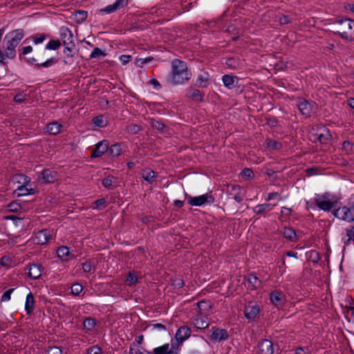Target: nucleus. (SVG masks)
I'll return each instance as SVG.
<instances>
[{
    "mask_svg": "<svg viewBox=\"0 0 354 354\" xmlns=\"http://www.w3.org/2000/svg\"><path fill=\"white\" fill-rule=\"evenodd\" d=\"M187 199V203L191 206H203L205 205H212L214 203V197L211 192H207L197 196H191L187 194L185 195Z\"/></svg>",
    "mask_w": 354,
    "mask_h": 354,
    "instance_id": "nucleus-6",
    "label": "nucleus"
},
{
    "mask_svg": "<svg viewBox=\"0 0 354 354\" xmlns=\"http://www.w3.org/2000/svg\"><path fill=\"white\" fill-rule=\"evenodd\" d=\"M95 268V261L91 259L86 260L82 263V270L86 273H89Z\"/></svg>",
    "mask_w": 354,
    "mask_h": 354,
    "instance_id": "nucleus-40",
    "label": "nucleus"
},
{
    "mask_svg": "<svg viewBox=\"0 0 354 354\" xmlns=\"http://www.w3.org/2000/svg\"><path fill=\"white\" fill-rule=\"evenodd\" d=\"M187 96L196 102H203L204 94L194 88H189L187 90Z\"/></svg>",
    "mask_w": 354,
    "mask_h": 354,
    "instance_id": "nucleus-20",
    "label": "nucleus"
},
{
    "mask_svg": "<svg viewBox=\"0 0 354 354\" xmlns=\"http://www.w3.org/2000/svg\"><path fill=\"white\" fill-rule=\"evenodd\" d=\"M138 282V277L134 272H129L127 277V283L128 286L135 285Z\"/></svg>",
    "mask_w": 354,
    "mask_h": 354,
    "instance_id": "nucleus-48",
    "label": "nucleus"
},
{
    "mask_svg": "<svg viewBox=\"0 0 354 354\" xmlns=\"http://www.w3.org/2000/svg\"><path fill=\"white\" fill-rule=\"evenodd\" d=\"M83 290V287L80 283H75L71 286V292L75 295H78Z\"/></svg>",
    "mask_w": 354,
    "mask_h": 354,
    "instance_id": "nucleus-58",
    "label": "nucleus"
},
{
    "mask_svg": "<svg viewBox=\"0 0 354 354\" xmlns=\"http://www.w3.org/2000/svg\"><path fill=\"white\" fill-rule=\"evenodd\" d=\"M8 207L10 212H17L21 208V206L18 203L11 202L8 204Z\"/></svg>",
    "mask_w": 354,
    "mask_h": 354,
    "instance_id": "nucleus-61",
    "label": "nucleus"
},
{
    "mask_svg": "<svg viewBox=\"0 0 354 354\" xmlns=\"http://www.w3.org/2000/svg\"><path fill=\"white\" fill-rule=\"evenodd\" d=\"M62 46V43L59 39H51L46 45V50H58Z\"/></svg>",
    "mask_w": 354,
    "mask_h": 354,
    "instance_id": "nucleus-37",
    "label": "nucleus"
},
{
    "mask_svg": "<svg viewBox=\"0 0 354 354\" xmlns=\"http://www.w3.org/2000/svg\"><path fill=\"white\" fill-rule=\"evenodd\" d=\"M64 53L66 55V58L64 60L65 64H71L73 62V55L72 54L73 49L75 47V43H73V46H70V45H64Z\"/></svg>",
    "mask_w": 354,
    "mask_h": 354,
    "instance_id": "nucleus-26",
    "label": "nucleus"
},
{
    "mask_svg": "<svg viewBox=\"0 0 354 354\" xmlns=\"http://www.w3.org/2000/svg\"><path fill=\"white\" fill-rule=\"evenodd\" d=\"M56 62H57L56 59L54 57H51L42 63L37 64L36 66H37V68H40V67L48 68L49 66H51L55 64Z\"/></svg>",
    "mask_w": 354,
    "mask_h": 354,
    "instance_id": "nucleus-49",
    "label": "nucleus"
},
{
    "mask_svg": "<svg viewBox=\"0 0 354 354\" xmlns=\"http://www.w3.org/2000/svg\"><path fill=\"white\" fill-rule=\"evenodd\" d=\"M333 214L337 218L348 223L354 221V202L339 207L333 212Z\"/></svg>",
    "mask_w": 354,
    "mask_h": 354,
    "instance_id": "nucleus-5",
    "label": "nucleus"
},
{
    "mask_svg": "<svg viewBox=\"0 0 354 354\" xmlns=\"http://www.w3.org/2000/svg\"><path fill=\"white\" fill-rule=\"evenodd\" d=\"M153 354H179V348L176 347L172 343L171 345L167 343L154 348Z\"/></svg>",
    "mask_w": 354,
    "mask_h": 354,
    "instance_id": "nucleus-13",
    "label": "nucleus"
},
{
    "mask_svg": "<svg viewBox=\"0 0 354 354\" xmlns=\"http://www.w3.org/2000/svg\"><path fill=\"white\" fill-rule=\"evenodd\" d=\"M57 257L63 261H69L73 255L70 252V250L66 246H60L57 250Z\"/></svg>",
    "mask_w": 354,
    "mask_h": 354,
    "instance_id": "nucleus-21",
    "label": "nucleus"
},
{
    "mask_svg": "<svg viewBox=\"0 0 354 354\" xmlns=\"http://www.w3.org/2000/svg\"><path fill=\"white\" fill-rule=\"evenodd\" d=\"M314 201L319 209L329 212L337 205L338 198L329 193H324L323 194H315Z\"/></svg>",
    "mask_w": 354,
    "mask_h": 354,
    "instance_id": "nucleus-4",
    "label": "nucleus"
},
{
    "mask_svg": "<svg viewBox=\"0 0 354 354\" xmlns=\"http://www.w3.org/2000/svg\"><path fill=\"white\" fill-rule=\"evenodd\" d=\"M95 324H96V323H95V319H93L92 318H87L84 322V326L87 330L93 329L95 327Z\"/></svg>",
    "mask_w": 354,
    "mask_h": 354,
    "instance_id": "nucleus-54",
    "label": "nucleus"
},
{
    "mask_svg": "<svg viewBox=\"0 0 354 354\" xmlns=\"http://www.w3.org/2000/svg\"><path fill=\"white\" fill-rule=\"evenodd\" d=\"M283 295L281 292L274 290L270 295V301L276 306H277L282 301Z\"/></svg>",
    "mask_w": 354,
    "mask_h": 354,
    "instance_id": "nucleus-29",
    "label": "nucleus"
},
{
    "mask_svg": "<svg viewBox=\"0 0 354 354\" xmlns=\"http://www.w3.org/2000/svg\"><path fill=\"white\" fill-rule=\"evenodd\" d=\"M51 239L50 231L47 229L39 231L35 234V241L37 244L44 245Z\"/></svg>",
    "mask_w": 354,
    "mask_h": 354,
    "instance_id": "nucleus-17",
    "label": "nucleus"
},
{
    "mask_svg": "<svg viewBox=\"0 0 354 354\" xmlns=\"http://www.w3.org/2000/svg\"><path fill=\"white\" fill-rule=\"evenodd\" d=\"M14 290V288H10L4 292L1 296V301L3 302L8 301L10 299L11 294L12 293Z\"/></svg>",
    "mask_w": 354,
    "mask_h": 354,
    "instance_id": "nucleus-59",
    "label": "nucleus"
},
{
    "mask_svg": "<svg viewBox=\"0 0 354 354\" xmlns=\"http://www.w3.org/2000/svg\"><path fill=\"white\" fill-rule=\"evenodd\" d=\"M62 127V124L57 122H52L47 124L46 131L50 135H57L60 132Z\"/></svg>",
    "mask_w": 354,
    "mask_h": 354,
    "instance_id": "nucleus-27",
    "label": "nucleus"
},
{
    "mask_svg": "<svg viewBox=\"0 0 354 354\" xmlns=\"http://www.w3.org/2000/svg\"><path fill=\"white\" fill-rule=\"evenodd\" d=\"M199 310H209L212 306V302L209 300H201L196 304Z\"/></svg>",
    "mask_w": 354,
    "mask_h": 354,
    "instance_id": "nucleus-47",
    "label": "nucleus"
},
{
    "mask_svg": "<svg viewBox=\"0 0 354 354\" xmlns=\"http://www.w3.org/2000/svg\"><path fill=\"white\" fill-rule=\"evenodd\" d=\"M265 144L266 147L271 149L279 150L282 148V145L281 142L271 139H267L265 142Z\"/></svg>",
    "mask_w": 354,
    "mask_h": 354,
    "instance_id": "nucleus-38",
    "label": "nucleus"
},
{
    "mask_svg": "<svg viewBox=\"0 0 354 354\" xmlns=\"http://www.w3.org/2000/svg\"><path fill=\"white\" fill-rule=\"evenodd\" d=\"M342 149L346 154H351L354 152V144L349 141H344L342 143Z\"/></svg>",
    "mask_w": 354,
    "mask_h": 354,
    "instance_id": "nucleus-43",
    "label": "nucleus"
},
{
    "mask_svg": "<svg viewBox=\"0 0 354 354\" xmlns=\"http://www.w3.org/2000/svg\"><path fill=\"white\" fill-rule=\"evenodd\" d=\"M192 330L191 328L186 326H182L179 327L175 334V341L171 339V343L175 345L176 347H179L182 344L186 341L191 336Z\"/></svg>",
    "mask_w": 354,
    "mask_h": 354,
    "instance_id": "nucleus-7",
    "label": "nucleus"
},
{
    "mask_svg": "<svg viewBox=\"0 0 354 354\" xmlns=\"http://www.w3.org/2000/svg\"><path fill=\"white\" fill-rule=\"evenodd\" d=\"M26 268H28V277L33 279H39L41 275V266L39 264H32L26 266Z\"/></svg>",
    "mask_w": 354,
    "mask_h": 354,
    "instance_id": "nucleus-18",
    "label": "nucleus"
},
{
    "mask_svg": "<svg viewBox=\"0 0 354 354\" xmlns=\"http://www.w3.org/2000/svg\"><path fill=\"white\" fill-rule=\"evenodd\" d=\"M129 354H153V353L147 351L142 347L135 349L131 346L129 348Z\"/></svg>",
    "mask_w": 354,
    "mask_h": 354,
    "instance_id": "nucleus-51",
    "label": "nucleus"
},
{
    "mask_svg": "<svg viewBox=\"0 0 354 354\" xmlns=\"http://www.w3.org/2000/svg\"><path fill=\"white\" fill-rule=\"evenodd\" d=\"M43 178L46 183H53L55 179V172L50 169H44L42 173Z\"/></svg>",
    "mask_w": 354,
    "mask_h": 354,
    "instance_id": "nucleus-36",
    "label": "nucleus"
},
{
    "mask_svg": "<svg viewBox=\"0 0 354 354\" xmlns=\"http://www.w3.org/2000/svg\"><path fill=\"white\" fill-rule=\"evenodd\" d=\"M120 61L124 65L128 64L132 59V56L129 55H122L119 57Z\"/></svg>",
    "mask_w": 354,
    "mask_h": 354,
    "instance_id": "nucleus-62",
    "label": "nucleus"
},
{
    "mask_svg": "<svg viewBox=\"0 0 354 354\" xmlns=\"http://www.w3.org/2000/svg\"><path fill=\"white\" fill-rule=\"evenodd\" d=\"M283 236L290 241L295 242L297 241V234L295 231L290 227H285L283 232Z\"/></svg>",
    "mask_w": 354,
    "mask_h": 354,
    "instance_id": "nucleus-33",
    "label": "nucleus"
},
{
    "mask_svg": "<svg viewBox=\"0 0 354 354\" xmlns=\"http://www.w3.org/2000/svg\"><path fill=\"white\" fill-rule=\"evenodd\" d=\"M106 206V201L104 198H100L97 201H95L93 203L92 207L93 209H102Z\"/></svg>",
    "mask_w": 354,
    "mask_h": 354,
    "instance_id": "nucleus-50",
    "label": "nucleus"
},
{
    "mask_svg": "<svg viewBox=\"0 0 354 354\" xmlns=\"http://www.w3.org/2000/svg\"><path fill=\"white\" fill-rule=\"evenodd\" d=\"M353 299L351 297H346L345 299V306H344L342 304H341V307L346 308V310H354V305H352Z\"/></svg>",
    "mask_w": 354,
    "mask_h": 354,
    "instance_id": "nucleus-57",
    "label": "nucleus"
},
{
    "mask_svg": "<svg viewBox=\"0 0 354 354\" xmlns=\"http://www.w3.org/2000/svg\"><path fill=\"white\" fill-rule=\"evenodd\" d=\"M227 66L232 69H236L239 68V62L234 58H229L226 60Z\"/></svg>",
    "mask_w": 354,
    "mask_h": 354,
    "instance_id": "nucleus-55",
    "label": "nucleus"
},
{
    "mask_svg": "<svg viewBox=\"0 0 354 354\" xmlns=\"http://www.w3.org/2000/svg\"><path fill=\"white\" fill-rule=\"evenodd\" d=\"M24 36L23 29H16L10 32V39L8 41L4 50V57L12 59L16 56V47Z\"/></svg>",
    "mask_w": 354,
    "mask_h": 354,
    "instance_id": "nucleus-3",
    "label": "nucleus"
},
{
    "mask_svg": "<svg viewBox=\"0 0 354 354\" xmlns=\"http://www.w3.org/2000/svg\"><path fill=\"white\" fill-rule=\"evenodd\" d=\"M14 180L19 185H29L31 182L30 178L24 174L15 175Z\"/></svg>",
    "mask_w": 354,
    "mask_h": 354,
    "instance_id": "nucleus-32",
    "label": "nucleus"
},
{
    "mask_svg": "<svg viewBox=\"0 0 354 354\" xmlns=\"http://www.w3.org/2000/svg\"><path fill=\"white\" fill-rule=\"evenodd\" d=\"M142 177L145 181L151 184L156 181L157 176L151 169L147 168L142 170Z\"/></svg>",
    "mask_w": 354,
    "mask_h": 354,
    "instance_id": "nucleus-24",
    "label": "nucleus"
},
{
    "mask_svg": "<svg viewBox=\"0 0 354 354\" xmlns=\"http://www.w3.org/2000/svg\"><path fill=\"white\" fill-rule=\"evenodd\" d=\"M313 136L316 140L323 145L327 144L332 138L330 131L325 127L319 128Z\"/></svg>",
    "mask_w": 354,
    "mask_h": 354,
    "instance_id": "nucleus-9",
    "label": "nucleus"
},
{
    "mask_svg": "<svg viewBox=\"0 0 354 354\" xmlns=\"http://www.w3.org/2000/svg\"><path fill=\"white\" fill-rule=\"evenodd\" d=\"M259 311H244L245 313V317L246 319H248L250 322L254 320V319L257 317V314Z\"/></svg>",
    "mask_w": 354,
    "mask_h": 354,
    "instance_id": "nucleus-60",
    "label": "nucleus"
},
{
    "mask_svg": "<svg viewBox=\"0 0 354 354\" xmlns=\"http://www.w3.org/2000/svg\"><path fill=\"white\" fill-rule=\"evenodd\" d=\"M34 297L31 292L27 295L25 303V310H32L34 306Z\"/></svg>",
    "mask_w": 354,
    "mask_h": 354,
    "instance_id": "nucleus-46",
    "label": "nucleus"
},
{
    "mask_svg": "<svg viewBox=\"0 0 354 354\" xmlns=\"http://www.w3.org/2000/svg\"><path fill=\"white\" fill-rule=\"evenodd\" d=\"M47 38V35L44 33L36 34L31 37L34 44L37 45L43 43Z\"/></svg>",
    "mask_w": 354,
    "mask_h": 354,
    "instance_id": "nucleus-45",
    "label": "nucleus"
},
{
    "mask_svg": "<svg viewBox=\"0 0 354 354\" xmlns=\"http://www.w3.org/2000/svg\"><path fill=\"white\" fill-rule=\"evenodd\" d=\"M270 210V204L269 203L259 204L253 207V212L257 214H261Z\"/></svg>",
    "mask_w": 354,
    "mask_h": 354,
    "instance_id": "nucleus-34",
    "label": "nucleus"
},
{
    "mask_svg": "<svg viewBox=\"0 0 354 354\" xmlns=\"http://www.w3.org/2000/svg\"><path fill=\"white\" fill-rule=\"evenodd\" d=\"M92 122L98 128L104 127L106 125V122L104 120V116L102 115L93 118Z\"/></svg>",
    "mask_w": 354,
    "mask_h": 354,
    "instance_id": "nucleus-44",
    "label": "nucleus"
},
{
    "mask_svg": "<svg viewBox=\"0 0 354 354\" xmlns=\"http://www.w3.org/2000/svg\"><path fill=\"white\" fill-rule=\"evenodd\" d=\"M196 84L200 88H207L209 84V74L206 71L201 73L197 77Z\"/></svg>",
    "mask_w": 354,
    "mask_h": 354,
    "instance_id": "nucleus-19",
    "label": "nucleus"
},
{
    "mask_svg": "<svg viewBox=\"0 0 354 354\" xmlns=\"http://www.w3.org/2000/svg\"><path fill=\"white\" fill-rule=\"evenodd\" d=\"M236 80V77L233 75H224L222 77V81L224 86L229 89H231L233 87H234V83Z\"/></svg>",
    "mask_w": 354,
    "mask_h": 354,
    "instance_id": "nucleus-31",
    "label": "nucleus"
},
{
    "mask_svg": "<svg viewBox=\"0 0 354 354\" xmlns=\"http://www.w3.org/2000/svg\"><path fill=\"white\" fill-rule=\"evenodd\" d=\"M0 265L3 268L8 270L14 267L15 263L13 258L10 257L9 255H4L0 259Z\"/></svg>",
    "mask_w": 354,
    "mask_h": 354,
    "instance_id": "nucleus-28",
    "label": "nucleus"
},
{
    "mask_svg": "<svg viewBox=\"0 0 354 354\" xmlns=\"http://www.w3.org/2000/svg\"><path fill=\"white\" fill-rule=\"evenodd\" d=\"M230 195L237 203H241L243 199V195L241 193V187L239 185H232Z\"/></svg>",
    "mask_w": 354,
    "mask_h": 354,
    "instance_id": "nucleus-23",
    "label": "nucleus"
},
{
    "mask_svg": "<svg viewBox=\"0 0 354 354\" xmlns=\"http://www.w3.org/2000/svg\"><path fill=\"white\" fill-rule=\"evenodd\" d=\"M248 283V288L251 290H255L261 286V281L254 274H249L247 277Z\"/></svg>",
    "mask_w": 354,
    "mask_h": 354,
    "instance_id": "nucleus-25",
    "label": "nucleus"
},
{
    "mask_svg": "<svg viewBox=\"0 0 354 354\" xmlns=\"http://www.w3.org/2000/svg\"><path fill=\"white\" fill-rule=\"evenodd\" d=\"M172 285L176 288H181L184 286V281L181 279H175L173 280Z\"/></svg>",
    "mask_w": 354,
    "mask_h": 354,
    "instance_id": "nucleus-64",
    "label": "nucleus"
},
{
    "mask_svg": "<svg viewBox=\"0 0 354 354\" xmlns=\"http://www.w3.org/2000/svg\"><path fill=\"white\" fill-rule=\"evenodd\" d=\"M88 13L85 10H78L73 14V20L77 24H82L84 22L87 18Z\"/></svg>",
    "mask_w": 354,
    "mask_h": 354,
    "instance_id": "nucleus-30",
    "label": "nucleus"
},
{
    "mask_svg": "<svg viewBox=\"0 0 354 354\" xmlns=\"http://www.w3.org/2000/svg\"><path fill=\"white\" fill-rule=\"evenodd\" d=\"M150 124L153 129L161 131H162L166 127L165 124L161 120L153 118L150 119Z\"/></svg>",
    "mask_w": 354,
    "mask_h": 354,
    "instance_id": "nucleus-41",
    "label": "nucleus"
},
{
    "mask_svg": "<svg viewBox=\"0 0 354 354\" xmlns=\"http://www.w3.org/2000/svg\"><path fill=\"white\" fill-rule=\"evenodd\" d=\"M128 4V0H116L115 2L111 5H108L106 7L100 9L99 13L101 15L111 14L115 12L116 10L125 7Z\"/></svg>",
    "mask_w": 354,
    "mask_h": 354,
    "instance_id": "nucleus-8",
    "label": "nucleus"
},
{
    "mask_svg": "<svg viewBox=\"0 0 354 354\" xmlns=\"http://www.w3.org/2000/svg\"><path fill=\"white\" fill-rule=\"evenodd\" d=\"M171 71L169 75V81L173 84H183L192 77V73L188 69L185 62L174 59L171 64Z\"/></svg>",
    "mask_w": 354,
    "mask_h": 354,
    "instance_id": "nucleus-1",
    "label": "nucleus"
},
{
    "mask_svg": "<svg viewBox=\"0 0 354 354\" xmlns=\"http://www.w3.org/2000/svg\"><path fill=\"white\" fill-rule=\"evenodd\" d=\"M211 330L210 338L214 342H220L229 338L228 332L226 329L214 326L212 328Z\"/></svg>",
    "mask_w": 354,
    "mask_h": 354,
    "instance_id": "nucleus-11",
    "label": "nucleus"
},
{
    "mask_svg": "<svg viewBox=\"0 0 354 354\" xmlns=\"http://www.w3.org/2000/svg\"><path fill=\"white\" fill-rule=\"evenodd\" d=\"M109 149V142L106 140L98 142L91 155L92 158H99L104 155Z\"/></svg>",
    "mask_w": 354,
    "mask_h": 354,
    "instance_id": "nucleus-14",
    "label": "nucleus"
},
{
    "mask_svg": "<svg viewBox=\"0 0 354 354\" xmlns=\"http://www.w3.org/2000/svg\"><path fill=\"white\" fill-rule=\"evenodd\" d=\"M241 175H242L243 178H251L253 175V171L250 168H245L242 171Z\"/></svg>",
    "mask_w": 354,
    "mask_h": 354,
    "instance_id": "nucleus-63",
    "label": "nucleus"
},
{
    "mask_svg": "<svg viewBox=\"0 0 354 354\" xmlns=\"http://www.w3.org/2000/svg\"><path fill=\"white\" fill-rule=\"evenodd\" d=\"M259 354H273L274 348L271 341L267 339L261 340L258 344Z\"/></svg>",
    "mask_w": 354,
    "mask_h": 354,
    "instance_id": "nucleus-15",
    "label": "nucleus"
},
{
    "mask_svg": "<svg viewBox=\"0 0 354 354\" xmlns=\"http://www.w3.org/2000/svg\"><path fill=\"white\" fill-rule=\"evenodd\" d=\"M192 324L196 328L204 329L209 326V319L206 315L198 311V313L192 319Z\"/></svg>",
    "mask_w": 354,
    "mask_h": 354,
    "instance_id": "nucleus-10",
    "label": "nucleus"
},
{
    "mask_svg": "<svg viewBox=\"0 0 354 354\" xmlns=\"http://www.w3.org/2000/svg\"><path fill=\"white\" fill-rule=\"evenodd\" d=\"M59 34L64 45L73 46V35L67 26H63L60 27Z\"/></svg>",
    "mask_w": 354,
    "mask_h": 354,
    "instance_id": "nucleus-12",
    "label": "nucleus"
},
{
    "mask_svg": "<svg viewBox=\"0 0 354 354\" xmlns=\"http://www.w3.org/2000/svg\"><path fill=\"white\" fill-rule=\"evenodd\" d=\"M27 98V95L25 93H19L15 95L14 97V101L16 103H22L26 101Z\"/></svg>",
    "mask_w": 354,
    "mask_h": 354,
    "instance_id": "nucleus-56",
    "label": "nucleus"
},
{
    "mask_svg": "<svg viewBox=\"0 0 354 354\" xmlns=\"http://www.w3.org/2000/svg\"><path fill=\"white\" fill-rule=\"evenodd\" d=\"M338 27L334 35H339L346 41H354V20L345 18L336 21Z\"/></svg>",
    "mask_w": 354,
    "mask_h": 354,
    "instance_id": "nucleus-2",
    "label": "nucleus"
},
{
    "mask_svg": "<svg viewBox=\"0 0 354 354\" xmlns=\"http://www.w3.org/2000/svg\"><path fill=\"white\" fill-rule=\"evenodd\" d=\"M115 183V178L112 176H109L102 180V185L106 189H113V184Z\"/></svg>",
    "mask_w": 354,
    "mask_h": 354,
    "instance_id": "nucleus-39",
    "label": "nucleus"
},
{
    "mask_svg": "<svg viewBox=\"0 0 354 354\" xmlns=\"http://www.w3.org/2000/svg\"><path fill=\"white\" fill-rule=\"evenodd\" d=\"M106 55L105 52L100 48L95 47L89 55V59L104 57Z\"/></svg>",
    "mask_w": 354,
    "mask_h": 354,
    "instance_id": "nucleus-42",
    "label": "nucleus"
},
{
    "mask_svg": "<svg viewBox=\"0 0 354 354\" xmlns=\"http://www.w3.org/2000/svg\"><path fill=\"white\" fill-rule=\"evenodd\" d=\"M46 354H63V351L58 346H49L46 350Z\"/></svg>",
    "mask_w": 354,
    "mask_h": 354,
    "instance_id": "nucleus-53",
    "label": "nucleus"
},
{
    "mask_svg": "<svg viewBox=\"0 0 354 354\" xmlns=\"http://www.w3.org/2000/svg\"><path fill=\"white\" fill-rule=\"evenodd\" d=\"M87 354H102V348L97 345H93L87 348Z\"/></svg>",
    "mask_w": 354,
    "mask_h": 354,
    "instance_id": "nucleus-52",
    "label": "nucleus"
},
{
    "mask_svg": "<svg viewBox=\"0 0 354 354\" xmlns=\"http://www.w3.org/2000/svg\"><path fill=\"white\" fill-rule=\"evenodd\" d=\"M298 109H299L300 113L306 116L310 117L313 110V107L315 104L310 103L309 101L306 100H301L298 104Z\"/></svg>",
    "mask_w": 354,
    "mask_h": 354,
    "instance_id": "nucleus-16",
    "label": "nucleus"
},
{
    "mask_svg": "<svg viewBox=\"0 0 354 354\" xmlns=\"http://www.w3.org/2000/svg\"><path fill=\"white\" fill-rule=\"evenodd\" d=\"M122 150V149L121 145L115 144V145H111L108 149L107 151L111 156L117 157L121 154Z\"/></svg>",
    "mask_w": 354,
    "mask_h": 354,
    "instance_id": "nucleus-35",
    "label": "nucleus"
},
{
    "mask_svg": "<svg viewBox=\"0 0 354 354\" xmlns=\"http://www.w3.org/2000/svg\"><path fill=\"white\" fill-rule=\"evenodd\" d=\"M28 185H19L15 190L14 194L17 196H24L28 195H32L35 191L32 188H28Z\"/></svg>",
    "mask_w": 354,
    "mask_h": 354,
    "instance_id": "nucleus-22",
    "label": "nucleus"
}]
</instances>
